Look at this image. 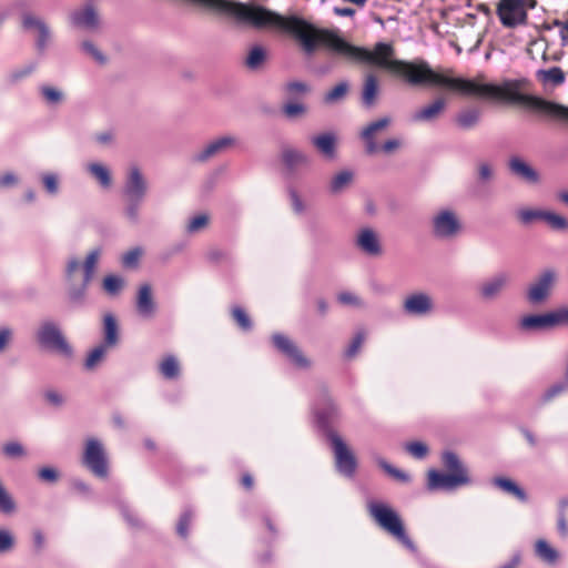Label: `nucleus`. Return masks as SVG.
<instances>
[{
  "instance_id": "4be33fe9",
  "label": "nucleus",
  "mask_w": 568,
  "mask_h": 568,
  "mask_svg": "<svg viewBox=\"0 0 568 568\" xmlns=\"http://www.w3.org/2000/svg\"><path fill=\"white\" fill-rule=\"evenodd\" d=\"M135 307L138 314L143 318H151L155 314L156 304L150 284H142L136 294Z\"/></svg>"
},
{
  "instance_id": "e433bc0d",
  "label": "nucleus",
  "mask_w": 568,
  "mask_h": 568,
  "mask_svg": "<svg viewBox=\"0 0 568 568\" xmlns=\"http://www.w3.org/2000/svg\"><path fill=\"white\" fill-rule=\"evenodd\" d=\"M535 551L544 562L554 565L559 558L558 551L552 548L545 539H538L535 545Z\"/></svg>"
},
{
  "instance_id": "393cba45",
  "label": "nucleus",
  "mask_w": 568,
  "mask_h": 568,
  "mask_svg": "<svg viewBox=\"0 0 568 568\" xmlns=\"http://www.w3.org/2000/svg\"><path fill=\"white\" fill-rule=\"evenodd\" d=\"M445 106H446V103H445L444 99L438 98V99L434 100L430 104L416 111L412 115V120L414 122H430L440 115V113L444 111Z\"/></svg>"
},
{
  "instance_id": "c756f323",
  "label": "nucleus",
  "mask_w": 568,
  "mask_h": 568,
  "mask_svg": "<svg viewBox=\"0 0 568 568\" xmlns=\"http://www.w3.org/2000/svg\"><path fill=\"white\" fill-rule=\"evenodd\" d=\"M353 180V171L342 170L332 178L328 185V190L332 194H339L352 184Z\"/></svg>"
},
{
  "instance_id": "a19ab883",
  "label": "nucleus",
  "mask_w": 568,
  "mask_h": 568,
  "mask_svg": "<svg viewBox=\"0 0 568 568\" xmlns=\"http://www.w3.org/2000/svg\"><path fill=\"white\" fill-rule=\"evenodd\" d=\"M349 85L347 81H341L329 91H327L323 98L325 104H335L344 100L348 93Z\"/></svg>"
},
{
  "instance_id": "a211bd4d",
  "label": "nucleus",
  "mask_w": 568,
  "mask_h": 568,
  "mask_svg": "<svg viewBox=\"0 0 568 568\" xmlns=\"http://www.w3.org/2000/svg\"><path fill=\"white\" fill-rule=\"evenodd\" d=\"M310 142L325 160L333 161L336 159L337 136L334 132H323L312 135Z\"/></svg>"
},
{
  "instance_id": "e2e57ef3",
  "label": "nucleus",
  "mask_w": 568,
  "mask_h": 568,
  "mask_svg": "<svg viewBox=\"0 0 568 568\" xmlns=\"http://www.w3.org/2000/svg\"><path fill=\"white\" fill-rule=\"evenodd\" d=\"M337 301L343 305H349V306H355V307L364 306L363 301L357 295H355L352 292H347V291L341 292L337 295Z\"/></svg>"
},
{
  "instance_id": "052dcab7",
  "label": "nucleus",
  "mask_w": 568,
  "mask_h": 568,
  "mask_svg": "<svg viewBox=\"0 0 568 568\" xmlns=\"http://www.w3.org/2000/svg\"><path fill=\"white\" fill-rule=\"evenodd\" d=\"M233 318L243 331H250L252 328V322L245 311L239 306L232 310Z\"/></svg>"
},
{
  "instance_id": "f3484780",
  "label": "nucleus",
  "mask_w": 568,
  "mask_h": 568,
  "mask_svg": "<svg viewBox=\"0 0 568 568\" xmlns=\"http://www.w3.org/2000/svg\"><path fill=\"white\" fill-rule=\"evenodd\" d=\"M433 308V298L424 292L408 295L403 303L404 312L412 316H426Z\"/></svg>"
},
{
  "instance_id": "9b49d317",
  "label": "nucleus",
  "mask_w": 568,
  "mask_h": 568,
  "mask_svg": "<svg viewBox=\"0 0 568 568\" xmlns=\"http://www.w3.org/2000/svg\"><path fill=\"white\" fill-rule=\"evenodd\" d=\"M272 343L275 349L285 356L287 361L296 368L308 369L311 367V359L304 355L296 343L288 336L281 333H275L272 335Z\"/></svg>"
},
{
  "instance_id": "412c9836",
  "label": "nucleus",
  "mask_w": 568,
  "mask_h": 568,
  "mask_svg": "<svg viewBox=\"0 0 568 568\" xmlns=\"http://www.w3.org/2000/svg\"><path fill=\"white\" fill-rule=\"evenodd\" d=\"M508 168L513 175L529 184H537L540 181L539 173L525 160L519 156H511Z\"/></svg>"
},
{
  "instance_id": "0e129e2a",
  "label": "nucleus",
  "mask_w": 568,
  "mask_h": 568,
  "mask_svg": "<svg viewBox=\"0 0 568 568\" xmlns=\"http://www.w3.org/2000/svg\"><path fill=\"white\" fill-rule=\"evenodd\" d=\"M38 478L41 481L53 484L59 479V473L51 466L41 467L38 470Z\"/></svg>"
},
{
  "instance_id": "13d9d810",
  "label": "nucleus",
  "mask_w": 568,
  "mask_h": 568,
  "mask_svg": "<svg viewBox=\"0 0 568 568\" xmlns=\"http://www.w3.org/2000/svg\"><path fill=\"white\" fill-rule=\"evenodd\" d=\"M365 341V333L363 331H358L353 337L352 342L347 346L345 351V357L353 358L358 351L361 349L363 343Z\"/></svg>"
},
{
  "instance_id": "0eeeda50",
  "label": "nucleus",
  "mask_w": 568,
  "mask_h": 568,
  "mask_svg": "<svg viewBox=\"0 0 568 568\" xmlns=\"http://www.w3.org/2000/svg\"><path fill=\"white\" fill-rule=\"evenodd\" d=\"M558 282V271L555 267H545L528 285L526 298L531 305L545 303Z\"/></svg>"
},
{
  "instance_id": "c9c22d12",
  "label": "nucleus",
  "mask_w": 568,
  "mask_h": 568,
  "mask_svg": "<svg viewBox=\"0 0 568 568\" xmlns=\"http://www.w3.org/2000/svg\"><path fill=\"white\" fill-rule=\"evenodd\" d=\"M109 349L110 347L102 344L93 347L84 359V368L87 371H94L105 359Z\"/></svg>"
},
{
  "instance_id": "58836bf2",
  "label": "nucleus",
  "mask_w": 568,
  "mask_h": 568,
  "mask_svg": "<svg viewBox=\"0 0 568 568\" xmlns=\"http://www.w3.org/2000/svg\"><path fill=\"white\" fill-rule=\"evenodd\" d=\"M100 256V247H95L88 253L83 263V281H85V283H90L92 281Z\"/></svg>"
},
{
  "instance_id": "bb28decb",
  "label": "nucleus",
  "mask_w": 568,
  "mask_h": 568,
  "mask_svg": "<svg viewBox=\"0 0 568 568\" xmlns=\"http://www.w3.org/2000/svg\"><path fill=\"white\" fill-rule=\"evenodd\" d=\"M38 68V63L36 61H29L22 65L16 67L11 71H9L6 75V82L9 85H17L22 82L24 79L32 75Z\"/></svg>"
},
{
  "instance_id": "8fccbe9b",
  "label": "nucleus",
  "mask_w": 568,
  "mask_h": 568,
  "mask_svg": "<svg viewBox=\"0 0 568 568\" xmlns=\"http://www.w3.org/2000/svg\"><path fill=\"white\" fill-rule=\"evenodd\" d=\"M443 463L452 474L467 473L458 456L453 452H446L443 454Z\"/></svg>"
},
{
  "instance_id": "b1692460",
  "label": "nucleus",
  "mask_w": 568,
  "mask_h": 568,
  "mask_svg": "<svg viewBox=\"0 0 568 568\" xmlns=\"http://www.w3.org/2000/svg\"><path fill=\"white\" fill-rule=\"evenodd\" d=\"M71 22L80 28L94 29L98 27V14L92 6L75 10L71 13Z\"/></svg>"
},
{
  "instance_id": "49530a36",
  "label": "nucleus",
  "mask_w": 568,
  "mask_h": 568,
  "mask_svg": "<svg viewBox=\"0 0 568 568\" xmlns=\"http://www.w3.org/2000/svg\"><path fill=\"white\" fill-rule=\"evenodd\" d=\"M2 453L6 457L12 459L23 458L27 456V449L17 440L6 443L2 446Z\"/></svg>"
},
{
  "instance_id": "473e14b6",
  "label": "nucleus",
  "mask_w": 568,
  "mask_h": 568,
  "mask_svg": "<svg viewBox=\"0 0 568 568\" xmlns=\"http://www.w3.org/2000/svg\"><path fill=\"white\" fill-rule=\"evenodd\" d=\"M87 171L99 182L101 187L109 189L112 185V178L106 165L93 162L87 165Z\"/></svg>"
},
{
  "instance_id": "c03bdc74",
  "label": "nucleus",
  "mask_w": 568,
  "mask_h": 568,
  "mask_svg": "<svg viewBox=\"0 0 568 568\" xmlns=\"http://www.w3.org/2000/svg\"><path fill=\"white\" fill-rule=\"evenodd\" d=\"M210 216L205 213L197 214L191 217L186 224L185 231L189 234H195L207 227Z\"/></svg>"
},
{
  "instance_id": "4468645a",
  "label": "nucleus",
  "mask_w": 568,
  "mask_h": 568,
  "mask_svg": "<svg viewBox=\"0 0 568 568\" xmlns=\"http://www.w3.org/2000/svg\"><path fill=\"white\" fill-rule=\"evenodd\" d=\"M509 283L510 274L507 272H498L481 283L478 290L479 296L485 302L495 301L501 295Z\"/></svg>"
},
{
  "instance_id": "1a4fd4ad",
  "label": "nucleus",
  "mask_w": 568,
  "mask_h": 568,
  "mask_svg": "<svg viewBox=\"0 0 568 568\" xmlns=\"http://www.w3.org/2000/svg\"><path fill=\"white\" fill-rule=\"evenodd\" d=\"M83 464L94 476L99 478L108 477V458L104 447L99 439L89 438L87 440Z\"/></svg>"
},
{
  "instance_id": "a878e982",
  "label": "nucleus",
  "mask_w": 568,
  "mask_h": 568,
  "mask_svg": "<svg viewBox=\"0 0 568 568\" xmlns=\"http://www.w3.org/2000/svg\"><path fill=\"white\" fill-rule=\"evenodd\" d=\"M120 341L119 325L113 314H105L103 316V342L110 348H114Z\"/></svg>"
},
{
  "instance_id": "39448f33",
  "label": "nucleus",
  "mask_w": 568,
  "mask_h": 568,
  "mask_svg": "<svg viewBox=\"0 0 568 568\" xmlns=\"http://www.w3.org/2000/svg\"><path fill=\"white\" fill-rule=\"evenodd\" d=\"M536 0H500L497 6V16L506 28H516L527 23V10L534 9Z\"/></svg>"
},
{
  "instance_id": "6ab92c4d",
  "label": "nucleus",
  "mask_w": 568,
  "mask_h": 568,
  "mask_svg": "<svg viewBox=\"0 0 568 568\" xmlns=\"http://www.w3.org/2000/svg\"><path fill=\"white\" fill-rule=\"evenodd\" d=\"M314 414L322 428H326L331 419L337 414L336 404L325 390H323L315 403Z\"/></svg>"
},
{
  "instance_id": "ea45409f",
  "label": "nucleus",
  "mask_w": 568,
  "mask_h": 568,
  "mask_svg": "<svg viewBox=\"0 0 568 568\" xmlns=\"http://www.w3.org/2000/svg\"><path fill=\"white\" fill-rule=\"evenodd\" d=\"M124 285V278L115 274L106 275L102 282L104 292L111 297L118 296L122 292Z\"/></svg>"
},
{
  "instance_id": "dca6fc26",
  "label": "nucleus",
  "mask_w": 568,
  "mask_h": 568,
  "mask_svg": "<svg viewBox=\"0 0 568 568\" xmlns=\"http://www.w3.org/2000/svg\"><path fill=\"white\" fill-rule=\"evenodd\" d=\"M392 120L388 116L379 118L371 123H368L361 132V139L365 144V152L368 155H373L378 152V143L376 141V136L379 132L386 130Z\"/></svg>"
},
{
  "instance_id": "f704fd0d",
  "label": "nucleus",
  "mask_w": 568,
  "mask_h": 568,
  "mask_svg": "<svg viewBox=\"0 0 568 568\" xmlns=\"http://www.w3.org/2000/svg\"><path fill=\"white\" fill-rule=\"evenodd\" d=\"M144 201L124 200L123 217L130 225H138L141 221V206Z\"/></svg>"
},
{
  "instance_id": "3c124183",
  "label": "nucleus",
  "mask_w": 568,
  "mask_h": 568,
  "mask_svg": "<svg viewBox=\"0 0 568 568\" xmlns=\"http://www.w3.org/2000/svg\"><path fill=\"white\" fill-rule=\"evenodd\" d=\"M542 221L556 231L568 229V220L550 211H545Z\"/></svg>"
},
{
  "instance_id": "c85d7f7f",
  "label": "nucleus",
  "mask_w": 568,
  "mask_h": 568,
  "mask_svg": "<svg viewBox=\"0 0 568 568\" xmlns=\"http://www.w3.org/2000/svg\"><path fill=\"white\" fill-rule=\"evenodd\" d=\"M536 78L544 85L558 87L565 82V73L559 67H552L550 69H540L536 72Z\"/></svg>"
},
{
  "instance_id": "cd10ccee",
  "label": "nucleus",
  "mask_w": 568,
  "mask_h": 568,
  "mask_svg": "<svg viewBox=\"0 0 568 568\" xmlns=\"http://www.w3.org/2000/svg\"><path fill=\"white\" fill-rule=\"evenodd\" d=\"M493 485L501 489L503 491L516 497L519 501H527V494L519 487L514 480L506 477H495Z\"/></svg>"
},
{
  "instance_id": "6e6552de",
  "label": "nucleus",
  "mask_w": 568,
  "mask_h": 568,
  "mask_svg": "<svg viewBox=\"0 0 568 568\" xmlns=\"http://www.w3.org/2000/svg\"><path fill=\"white\" fill-rule=\"evenodd\" d=\"M329 439L337 473L346 478H353L357 468L355 455L343 438L336 433H331Z\"/></svg>"
},
{
  "instance_id": "7c9ffc66",
  "label": "nucleus",
  "mask_w": 568,
  "mask_h": 568,
  "mask_svg": "<svg viewBox=\"0 0 568 568\" xmlns=\"http://www.w3.org/2000/svg\"><path fill=\"white\" fill-rule=\"evenodd\" d=\"M378 94V80L374 74H367L362 91L363 104L367 108L374 105Z\"/></svg>"
},
{
  "instance_id": "de8ad7c7",
  "label": "nucleus",
  "mask_w": 568,
  "mask_h": 568,
  "mask_svg": "<svg viewBox=\"0 0 568 568\" xmlns=\"http://www.w3.org/2000/svg\"><path fill=\"white\" fill-rule=\"evenodd\" d=\"M142 255H143L142 247H140V246L132 247L122 255L121 263L125 268H135V267H138Z\"/></svg>"
},
{
  "instance_id": "338daca9",
  "label": "nucleus",
  "mask_w": 568,
  "mask_h": 568,
  "mask_svg": "<svg viewBox=\"0 0 568 568\" xmlns=\"http://www.w3.org/2000/svg\"><path fill=\"white\" fill-rule=\"evenodd\" d=\"M283 112L287 118H296L306 112V108L302 103H287L283 108Z\"/></svg>"
},
{
  "instance_id": "6e6d98bb",
  "label": "nucleus",
  "mask_w": 568,
  "mask_h": 568,
  "mask_svg": "<svg viewBox=\"0 0 568 568\" xmlns=\"http://www.w3.org/2000/svg\"><path fill=\"white\" fill-rule=\"evenodd\" d=\"M193 519V513L190 509H185L176 525V532L180 537L186 538L189 536V528Z\"/></svg>"
},
{
  "instance_id": "bf43d9fd",
  "label": "nucleus",
  "mask_w": 568,
  "mask_h": 568,
  "mask_svg": "<svg viewBox=\"0 0 568 568\" xmlns=\"http://www.w3.org/2000/svg\"><path fill=\"white\" fill-rule=\"evenodd\" d=\"M495 176V169L488 162H480L477 166V178L481 183L490 182Z\"/></svg>"
},
{
  "instance_id": "72a5a7b5",
  "label": "nucleus",
  "mask_w": 568,
  "mask_h": 568,
  "mask_svg": "<svg viewBox=\"0 0 568 568\" xmlns=\"http://www.w3.org/2000/svg\"><path fill=\"white\" fill-rule=\"evenodd\" d=\"M519 325L525 331H540L550 328L547 313L524 316L520 320Z\"/></svg>"
},
{
  "instance_id": "37998d69",
  "label": "nucleus",
  "mask_w": 568,
  "mask_h": 568,
  "mask_svg": "<svg viewBox=\"0 0 568 568\" xmlns=\"http://www.w3.org/2000/svg\"><path fill=\"white\" fill-rule=\"evenodd\" d=\"M376 463L378 464V466L386 473L388 474L389 476H392L393 478H395L396 480L400 481V483H409L410 480V476L394 467L393 465H390L389 463H387L384 458L382 457H376Z\"/></svg>"
},
{
  "instance_id": "2f4dec72",
  "label": "nucleus",
  "mask_w": 568,
  "mask_h": 568,
  "mask_svg": "<svg viewBox=\"0 0 568 568\" xmlns=\"http://www.w3.org/2000/svg\"><path fill=\"white\" fill-rule=\"evenodd\" d=\"M480 120V111L475 108L462 110L456 116V124L462 130L474 129Z\"/></svg>"
},
{
  "instance_id": "09e8293b",
  "label": "nucleus",
  "mask_w": 568,
  "mask_h": 568,
  "mask_svg": "<svg viewBox=\"0 0 568 568\" xmlns=\"http://www.w3.org/2000/svg\"><path fill=\"white\" fill-rule=\"evenodd\" d=\"M544 213V210L520 209L517 211V216L524 225H529L536 221H542Z\"/></svg>"
},
{
  "instance_id": "774afa93",
  "label": "nucleus",
  "mask_w": 568,
  "mask_h": 568,
  "mask_svg": "<svg viewBox=\"0 0 568 568\" xmlns=\"http://www.w3.org/2000/svg\"><path fill=\"white\" fill-rule=\"evenodd\" d=\"M285 90L291 95H301V94L306 93L310 89L305 82L293 81V82H288L285 85Z\"/></svg>"
},
{
  "instance_id": "680f3d73",
  "label": "nucleus",
  "mask_w": 568,
  "mask_h": 568,
  "mask_svg": "<svg viewBox=\"0 0 568 568\" xmlns=\"http://www.w3.org/2000/svg\"><path fill=\"white\" fill-rule=\"evenodd\" d=\"M89 284L90 283H85V281H82V284L80 286L71 287L68 292L69 300L75 304L82 303L84 301Z\"/></svg>"
},
{
  "instance_id": "79ce46f5",
  "label": "nucleus",
  "mask_w": 568,
  "mask_h": 568,
  "mask_svg": "<svg viewBox=\"0 0 568 568\" xmlns=\"http://www.w3.org/2000/svg\"><path fill=\"white\" fill-rule=\"evenodd\" d=\"M160 372L166 379H174L180 374L178 359L173 355H168L160 364Z\"/></svg>"
},
{
  "instance_id": "ddd939ff",
  "label": "nucleus",
  "mask_w": 568,
  "mask_h": 568,
  "mask_svg": "<svg viewBox=\"0 0 568 568\" xmlns=\"http://www.w3.org/2000/svg\"><path fill=\"white\" fill-rule=\"evenodd\" d=\"M470 483L467 473L459 474H443L438 470L430 469L428 471V490H445L452 491L459 486H464Z\"/></svg>"
},
{
  "instance_id": "2eb2a0df",
  "label": "nucleus",
  "mask_w": 568,
  "mask_h": 568,
  "mask_svg": "<svg viewBox=\"0 0 568 568\" xmlns=\"http://www.w3.org/2000/svg\"><path fill=\"white\" fill-rule=\"evenodd\" d=\"M356 247L368 256H379L383 246L378 233L372 227H362L355 236Z\"/></svg>"
},
{
  "instance_id": "423d86ee",
  "label": "nucleus",
  "mask_w": 568,
  "mask_h": 568,
  "mask_svg": "<svg viewBox=\"0 0 568 568\" xmlns=\"http://www.w3.org/2000/svg\"><path fill=\"white\" fill-rule=\"evenodd\" d=\"M37 341L42 347L57 352L67 358L73 356L72 346L68 343L59 325L52 321H45L40 325L37 332Z\"/></svg>"
},
{
  "instance_id": "a18cd8bd",
  "label": "nucleus",
  "mask_w": 568,
  "mask_h": 568,
  "mask_svg": "<svg viewBox=\"0 0 568 568\" xmlns=\"http://www.w3.org/2000/svg\"><path fill=\"white\" fill-rule=\"evenodd\" d=\"M264 60H265L264 49L260 45H255L250 50V52L246 57V60H245V64L248 69L256 70L257 68L261 67V64L264 62Z\"/></svg>"
},
{
  "instance_id": "9d476101",
  "label": "nucleus",
  "mask_w": 568,
  "mask_h": 568,
  "mask_svg": "<svg viewBox=\"0 0 568 568\" xmlns=\"http://www.w3.org/2000/svg\"><path fill=\"white\" fill-rule=\"evenodd\" d=\"M22 28L34 36V47L40 55H43L52 42V32L48 23L32 13H24L21 19Z\"/></svg>"
},
{
  "instance_id": "f257e3e1",
  "label": "nucleus",
  "mask_w": 568,
  "mask_h": 568,
  "mask_svg": "<svg viewBox=\"0 0 568 568\" xmlns=\"http://www.w3.org/2000/svg\"><path fill=\"white\" fill-rule=\"evenodd\" d=\"M447 73L435 72L427 62H408L404 77L409 84H435L448 88L467 97L505 98L513 102L527 103L530 106L549 114L552 118L568 121V106L544 100L541 98L520 93L519 85L515 81H505L500 85L480 83L476 80L454 78Z\"/></svg>"
},
{
  "instance_id": "5701e85b",
  "label": "nucleus",
  "mask_w": 568,
  "mask_h": 568,
  "mask_svg": "<svg viewBox=\"0 0 568 568\" xmlns=\"http://www.w3.org/2000/svg\"><path fill=\"white\" fill-rule=\"evenodd\" d=\"M282 162L290 172L311 165V158L295 148H285L282 151Z\"/></svg>"
},
{
  "instance_id": "7ed1b4c3",
  "label": "nucleus",
  "mask_w": 568,
  "mask_h": 568,
  "mask_svg": "<svg viewBox=\"0 0 568 568\" xmlns=\"http://www.w3.org/2000/svg\"><path fill=\"white\" fill-rule=\"evenodd\" d=\"M367 510L373 520L397 542L413 554H417V547L406 532L399 514L388 504L372 500L367 504Z\"/></svg>"
},
{
  "instance_id": "603ef678",
  "label": "nucleus",
  "mask_w": 568,
  "mask_h": 568,
  "mask_svg": "<svg viewBox=\"0 0 568 568\" xmlns=\"http://www.w3.org/2000/svg\"><path fill=\"white\" fill-rule=\"evenodd\" d=\"M549 326H568V307H561L547 313Z\"/></svg>"
},
{
  "instance_id": "f03ea898",
  "label": "nucleus",
  "mask_w": 568,
  "mask_h": 568,
  "mask_svg": "<svg viewBox=\"0 0 568 568\" xmlns=\"http://www.w3.org/2000/svg\"><path fill=\"white\" fill-rule=\"evenodd\" d=\"M278 30L293 34L308 55L315 52L318 43H323L351 61L376 64L402 78L405 68L408 67L407 61L394 59V48L389 43L377 42L373 50L356 47L332 31L316 30L298 17H283V23Z\"/></svg>"
},
{
  "instance_id": "5fc2aeb1",
  "label": "nucleus",
  "mask_w": 568,
  "mask_h": 568,
  "mask_svg": "<svg viewBox=\"0 0 568 568\" xmlns=\"http://www.w3.org/2000/svg\"><path fill=\"white\" fill-rule=\"evenodd\" d=\"M41 181L47 193L54 196L59 193V176L53 172H45L41 175Z\"/></svg>"
},
{
  "instance_id": "f8f14e48",
  "label": "nucleus",
  "mask_w": 568,
  "mask_h": 568,
  "mask_svg": "<svg viewBox=\"0 0 568 568\" xmlns=\"http://www.w3.org/2000/svg\"><path fill=\"white\" fill-rule=\"evenodd\" d=\"M148 192L149 184L142 171L135 165L130 166L122 187L124 200L144 201Z\"/></svg>"
},
{
  "instance_id": "4c0bfd02",
  "label": "nucleus",
  "mask_w": 568,
  "mask_h": 568,
  "mask_svg": "<svg viewBox=\"0 0 568 568\" xmlns=\"http://www.w3.org/2000/svg\"><path fill=\"white\" fill-rule=\"evenodd\" d=\"M39 92L48 105H59L64 101V92L58 87L42 84Z\"/></svg>"
},
{
  "instance_id": "864d4df0",
  "label": "nucleus",
  "mask_w": 568,
  "mask_h": 568,
  "mask_svg": "<svg viewBox=\"0 0 568 568\" xmlns=\"http://www.w3.org/2000/svg\"><path fill=\"white\" fill-rule=\"evenodd\" d=\"M16 546V537L8 528H0V555L8 554Z\"/></svg>"
},
{
  "instance_id": "4d7b16f0",
  "label": "nucleus",
  "mask_w": 568,
  "mask_h": 568,
  "mask_svg": "<svg viewBox=\"0 0 568 568\" xmlns=\"http://www.w3.org/2000/svg\"><path fill=\"white\" fill-rule=\"evenodd\" d=\"M405 450L416 459H424L428 454V447L423 442H410L405 444Z\"/></svg>"
},
{
  "instance_id": "20e7f679",
  "label": "nucleus",
  "mask_w": 568,
  "mask_h": 568,
  "mask_svg": "<svg viewBox=\"0 0 568 568\" xmlns=\"http://www.w3.org/2000/svg\"><path fill=\"white\" fill-rule=\"evenodd\" d=\"M432 233L437 240H453L463 231L457 212L450 207L439 209L430 219Z\"/></svg>"
},
{
  "instance_id": "aec40b11",
  "label": "nucleus",
  "mask_w": 568,
  "mask_h": 568,
  "mask_svg": "<svg viewBox=\"0 0 568 568\" xmlns=\"http://www.w3.org/2000/svg\"><path fill=\"white\" fill-rule=\"evenodd\" d=\"M236 139L231 135L220 136L210 143H207L201 151L194 155V160L197 162H205L209 159L225 152L233 145H235Z\"/></svg>"
},
{
  "instance_id": "69168bd1",
  "label": "nucleus",
  "mask_w": 568,
  "mask_h": 568,
  "mask_svg": "<svg viewBox=\"0 0 568 568\" xmlns=\"http://www.w3.org/2000/svg\"><path fill=\"white\" fill-rule=\"evenodd\" d=\"M83 51L90 54L98 63H105L106 59L103 53L90 41H84L81 44Z\"/></svg>"
}]
</instances>
